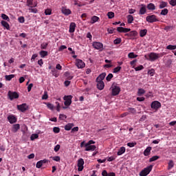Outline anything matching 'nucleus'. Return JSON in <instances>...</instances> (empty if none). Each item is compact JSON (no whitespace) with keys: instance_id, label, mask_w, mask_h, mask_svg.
Returning a JSON list of instances; mask_svg holds the SVG:
<instances>
[{"instance_id":"obj_1","label":"nucleus","mask_w":176,"mask_h":176,"mask_svg":"<svg viewBox=\"0 0 176 176\" xmlns=\"http://www.w3.org/2000/svg\"><path fill=\"white\" fill-rule=\"evenodd\" d=\"M152 168H153V165H150L146 168H144L139 174L140 176H146L152 171Z\"/></svg>"},{"instance_id":"obj_2","label":"nucleus","mask_w":176,"mask_h":176,"mask_svg":"<svg viewBox=\"0 0 176 176\" xmlns=\"http://www.w3.org/2000/svg\"><path fill=\"white\" fill-rule=\"evenodd\" d=\"M148 57H149L148 60L150 61H156L157 58H160V57H163V54L151 52L148 54Z\"/></svg>"},{"instance_id":"obj_3","label":"nucleus","mask_w":176,"mask_h":176,"mask_svg":"<svg viewBox=\"0 0 176 176\" xmlns=\"http://www.w3.org/2000/svg\"><path fill=\"white\" fill-rule=\"evenodd\" d=\"M112 96H118L120 93V87L113 84L111 87Z\"/></svg>"},{"instance_id":"obj_4","label":"nucleus","mask_w":176,"mask_h":176,"mask_svg":"<svg viewBox=\"0 0 176 176\" xmlns=\"http://www.w3.org/2000/svg\"><path fill=\"white\" fill-rule=\"evenodd\" d=\"M74 98V96H72V95H69V96H65L63 97V100H64V104L65 105V107H69V105H71L72 104V98Z\"/></svg>"},{"instance_id":"obj_5","label":"nucleus","mask_w":176,"mask_h":176,"mask_svg":"<svg viewBox=\"0 0 176 176\" xmlns=\"http://www.w3.org/2000/svg\"><path fill=\"white\" fill-rule=\"evenodd\" d=\"M75 65L77 67V68H78V69H82L86 67V63H85V62H83V60L81 59L77 58L76 59Z\"/></svg>"},{"instance_id":"obj_6","label":"nucleus","mask_w":176,"mask_h":176,"mask_svg":"<svg viewBox=\"0 0 176 176\" xmlns=\"http://www.w3.org/2000/svg\"><path fill=\"white\" fill-rule=\"evenodd\" d=\"M92 46L96 50H100V52H102V50L104 49V45L102 44V43L100 42L95 41L92 43Z\"/></svg>"},{"instance_id":"obj_7","label":"nucleus","mask_w":176,"mask_h":176,"mask_svg":"<svg viewBox=\"0 0 176 176\" xmlns=\"http://www.w3.org/2000/svg\"><path fill=\"white\" fill-rule=\"evenodd\" d=\"M146 20L148 23H156V21H159L157 17L155 14L147 16Z\"/></svg>"},{"instance_id":"obj_8","label":"nucleus","mask_w":176,"mask_h":176,"mask_svg":"<svg viewBox=\"0 0 176 176\" xmlns=\"http://www.w3.org/2000/svg\"><path fill=\"white\" fill-rule=\"evenodd\" d=\"M151 107L152 109H155L156 111H157L159 109V108L162 107V103H160V102H159L157 100H155V101L152 102Z\"/></svg>"},{"instance_id":"obj_9","label":"nucleus","mask_w":176,"mask_h":176,"mask_svg":"<svg viewBox=\"0 0 176 176\" xmlns=\"http://www.w3.org/2000/svg\"><path fill=\"white\" fill-rule=\"evenodd\" d=\"M85 164V160H83L82 158H80L78 160V171H83V168H85V166H83Z\"/></svg>"},{"instance_id":"obj_10","label":"nucleus","mask_w":176,"mask_h":176,"mask_svg":"<svg viewBox=\"0 0 176 176\" xmlns=\"http://www.w3.org/2000/svg\"><path fill=\"white\" fill-rule=\"evenodd\" d=\"M8 96L9 97L10 100L12 101L14 98H19V94L16 91H9L8 93Z\"/></svg>"},{"instance_id":"obj_11","label":"nucleus","mask_w":176,"mask_h":176,"mask_svg":"<svg viewBox=\"0 0 176 176\" xmlns=\"http://www.w3.org/2000/svg\"><path fill=\"white\" fill-rule=\"evenodd\" d=\"M85 151L86 152H94V151L97 148V146H96V145H91V144L87 145L86 144H85Z\"/></svg>"},{"instance_id":"obj_12","label":"nucleus","mask_w":176,"mask_h":176,"mask_svg":"<svg viewBox=\"0 0 176 176\" xmlns=\"http://www.w3.org/2000/svg\"><path fill=\"white\" fill-rule=\"evenodd\" d=\"M17 108L19 111H21V112H25L28 109V106L25 103H23L21 105H17Z\"/></svg>"},{"instance_id":"obj_13","label":"nucleus","mask_w":176,"mask_h":176,"mask_svg":"<svg viewBox=\"0 0 176 176\" xmlns=\"http://www.w3.org/2000/svg\"><path fill=\"white\" fill-rule=\"evenodd\" d=\"M61 12L63 14H65V16H69V14L72 13L71 10H69V8H67V7H62Z\"/></svg>"},{"instance_id":"obj_14","label":"nucleus","mask_w":176,"mask_h":176,"mask_svg":"<svg viewBox=\"0 0 176 176\" xmlns=\"http://www.w3.org/2000/svg\"><path fill=\"white\" fill-rule=\"evenodd\" d=\"M8 120L11 124H13L17 122V118L14 115H10L8 116Z\"/></svg>"},{"instance_id":"obj_15","label":"nucleus","mask_w":176,"mask_h":176,"mask_svg":"<svg viewBox=\"0 0 176 176\" xmlns=\"http://www.w3.org/2000/svg\"><path fill=\"white\" fill-rule=\"evenodd\" d=\"M125 35H126L129 38H131L132 39H134V38H135V36H137V35H138V32H137V31H135V30H133V31L130 32L128 34H126Z\"/></svg>"},{"instance_id":"obj_16","label":"nucleus","mask_w":176,"mask_h":176,"mask_svg":"<svg viewBox=\"0 0 176 176\" xmlns=\"http://www.w3.org/2000/svg\"><path fill=\"white\" fill-rule=\"evenodd\" d=\"M140 6L139 14H145L146 13V6L145 4H141Z\"/></svg>"},{"instance_id":"obj_17","label":"nucleus","mask_w":176,"mask_h":176,"mask_svg":"<svg viewBox=\"0 0 176 176\" xmlns=\"http://www.w3.org/2000/svg\"><path fill=\"white\" fill-rule=\"evenodd\" d=\"M96 82H97V87L98 90H103L104 87H105L104 81L96 80Z\"/></svg>"},{"instance_id":"obj_18","label":"nucleus","mask_w":176,"mask_h":176,"mask_svg":"<svg viewBox=\"0 0 176 176\" xmlns=\"http://www.w3.org/2000/svg\"><path fill=\"white\" fill-rule=\"evenodd\" d=\"M75 28H76V24L74 22L71 23L69 25V32H75Z\"/></svg>"},{"instance_id":"obj_19","label":"nucleus","mask_w":176,"mask_h":176,"mask_svg":"<svg viewBox=\"0 0 176 176\" xmlns=\"http://www.w3.org/2000/svg\"><path fill=\"white\" fill-rule=\"evenodd\" d=\"M124 152H126V147L124 146H122L118 151L117 155L118 156H122V155H123V153H124Z\"/></svg>"},{"instance_id":"obj_20","label":"nucleus","mask_w":176,"mask_h":176,"mask_svg":"<svg viewBox=\"0 0 176 176\" xmlns=\"http://www.w3.org/2000/svg\"><path fill=\"white\" fill-rule=\"evenodd\" d=\"M151 151H152V147L148 146L144 151V156H149L151 154Z\"/></svg>"},{"instance_id":"obj_21","label":"nucleus","mask_w":176,"mask_h":176,"mask_svg":"<svg viewBox=\"0 0 176 176\" xmlns=\"http://www.w3.org/2000/svg\"><path fill=\"white\" fill-rule=\"evenodd\" d=\"M20 130V124H15L12 126V131L13 133H17Z\"/></svg>"},{"instance_id":"obj_22","label":"nucleus","mask_w":176,"mask_h":176,"mask_svg":"<svg viewBox=\"0 0 176 176\" xmlns=\"http://www.w3.org/2000/svg\"><path fill=\"white\" fill-rule=\"evenodd\" d=\"M105 76H107V74L106 73H102L97 78L96 80H99V81H102L104 80V79H105Z\"/></svg>"},{"instance_id":"obj_23","label":"nucleus","mask_w":176,"mask_h":176,"mask_svg":"<svg viewBox=\"0 0 176 176\" xmlns=\"http://www.w3.org/2000/svg\"><path fill=\"white\" fill-rule=\"evenodd\" d=\"M100 20V17L97 16H93L91 18V24H94L95 23H97Z\"/></svg>"},{"instance_id":"obj_24","label":"nucleus","mask_w":176,"mask_h":176,"mask_svg":"<svg viewBox=\"0 0 176 176\" xmlns=\"http://www.w3.org/2000/svg\"><path fill=\"white\" fill-rule=\"evenodd\" d=\"M147 9L148 10H155L156 9V6L155 4L150 3L147 5Z\"/></svg>"},{"instance_id":"obj_25","label":"nucleus","mask_w":176,"mask_h":176,"mask_svg":"<svg viewBox=\"0 0 176 176\" xmlns=\"http://www.w3.org/2000/svg\"><path fill=\"white\" fill-rule=\"evenodd\" d=\"M147 33H148V30L146 29L142 30L140 32V36L141 38H144V36H145V35H146Z\"/></svg>"},{"instance_id":"obj_26","label":"nucleus","mask_w":176,"mask_h":176,"mask_svg":"<svg viewBox=\"0 0 176 176\" xmlns=\"http://www.w3.org/2000/svg\"><path fill=\"white\" fill-rule=\"evenodd\" d=\"M65 78L69 80H71L73 79L74 76L71 75L70 72H66L65 73Z\"/></svg>"},{"instance_id":"obj_27","label":"nucleus","mask_w":176,"mask_h":176,"mask_svg":"<svg viewBox=\"0 0 176 176\" xmlns=\"http://www.w3.org/2000/svg\"><path fill=\"white\" fill-rule=\"evenodd\" d=\"M1 25H3V27H4V28H6V30H10V26L9 25V23H8V22L5 21H1Z\"/></svg>"},{"instance_id":"obj_28","label":"nucleus","mask_w":176,"mask_h":176,"mask_svg":"<svg viewBox=\"0 0 176 176\" xmlns=\"http://www.w3.org/2000/svg\"><path fill=\"white\" fill-rule=\"evenodd\" d=\"M73 126H74L73 123H69L65 126V130H66L67 131H69V130H71Z\"/></svg>"},{"instance_id":"obj_29","label":"nucleus","mask_w":176,"mask_h":176,"mask_svg":"<svg viewBox=\"0 0 176 176\" xmlns=\"http://www.w3.org/2000/svg\"><path fill=\"white\" fill-rule=\"evenodd\" d=\"M14 74L6 75L5 79L6 80L10 81L12 79H13V78H14Z\"/></svg>"},{"instance_id":"obj_30","label":"nucleus","mask_w":176,"mask_h":176,"mask_svg":"<svg viewBox=\"0 0 176 176\" xmlns=\"http://www.w3.org/2000/svg\"><path fill=\"white\" fill-rule=\"evenodd\" d=\"M51 71L53 76H55V78H58V76L60 74H58V72L57 70H56L54 68H52Z\"/></svg>"},{"instance_id":"obj_31","label":"nucleus","mask_w":176,"mask_h":176,"mask_svg":"<svg viewBox=\"0 0 176 176\" xmlns=\"http://www.w3.org/2000/svg\"><path fill=\"white\" fill-rule=\"evenodd\" d=\"M126 18L129 24H131V23L134 21V17L133 16V15H128Z\"/></svg>"},{"instance_id":"obj_32","label":"nucleus","mask_w":176,"mask_h":176,"mask_svg":"<svg viewBox=\"0 0 176 176\" xmlns=\"http://www.w3.org/2000/svg\"><path fill=\"white\" fill-rule=\"evenodd\" d=\"M39 54H40V56H41V57L42 58H45V57H46V56H47L48 53H47V51H43V50H42V51H41V52H39Z\"/></svg>"},{"instance_id":"obj_33","label":"nucleus","mask_w":176,"mask_h":176,"mask_svg":"<svg viewBox=\"0 0 176 176\" xmlns=\"http://www.w3.org/2000/svg\"><path fill=\"white\" fill-rule=\"evenodd\" d=\"M164 8H167V2L161 1L160 3V9H164Z\"/></svg>"},{"instance_id":"obj_34","label":"nucleus","mask_w":176,"mask_h":176,"mask_svg":"<svg viewBox=\"0 0 176 176\" xmlns=\"http://www.w3.org/2000/svg\"><path fill=\"white\" fill-rule=\"evenodd\" d=\"M174 167V162L173 160H170L168 164V170H171Z\"/></svg>"},{"instance_id":"obj_35","label":"nucleus","mask_w":176,"mask_h":176,"mask_svg":"<svg viewBox=\"0 0 176 176\" xmlns=\"http://www.w3.org/2000/svg\"><path fill=\"white\" fill-rule=\"evenodd\" d=\"M129 58H137L138 57V55L135 54L134 52H131L128 54Z\"/></svg>"},{"instance_id":"obj_36","label":"nucleus","mask_w":176,"mask_h":176,"mask_svg":"<svg viewBox=\"0 0 176 176\" xmlns=\"http://www.w3.org/2000/svg\"><path fill=\"white\" fill-rule=\"evenodd\" d=\"M143 94H145V90L142 88L138 89V96H143Z\"/></svg>"},{"instance_id":"obj_37","label":"nucleus","mask_w":176,"mask_h":176,"mask_svg":"<svg viewBox=\"0 0 176 176\" xmlns=\"http://www.w3.org/2000/svg\"><path fill=\"white\" fill-rule=\"evenodd\" d=\"M157 159H159V156L154 155L149 159V162H150V163H152V162H156V160H157Z\"/></svg>"},{"instance_id":"obj_38","label":"nucleus","mask_w":176,"mask_h":176,"mask_svg":"<svg viewBox=\"0 0 176 176\" xmlns=\"http://www.w3.org/2000/svg\"><path fill=\"white\" fill-rule=\"evenodd\" d=\"M168 14V10L167 8L162 10L160 13L162 16H166Z\"/></svg>"},{"instance_id":"obj_39","label":"nucleus","mask_w":176,"mask_h":176,"mask_svg":"<svg viewBox=\"0 0 176 176\" xmlns=\"http://www.w3.org/2000/svg\"><path fill=\"white\" fill-rule=\"evenodd\" d=\"M45 105H47V107L48 108V109H50L51 111H53V109H54V105H53L51 103H45Z\"/></svg>"},{"instance_id":"obj_40","label":"nucleus","mask_w":176,"mask_h":176,"mask_svg":"<svg viewBox=\"0 0 176 176\" xmlns=\"http://www.w3.org/2000/svg\"><path fill=\"white\" fill-rule=\"evenodd\" d=\"M122 43V38H117L113 41L114 45H119Z\"/></svg>"},{"instance_id":"obj_41","label":"nucleus","mask_w":176,"mask_h":176,"mask_svg":"<svg viewBox=\"0 0 176 176\" xmlns=\"http://www.w3.org/2000/svg\"><path fill=\"white\" fill-rule=\"evenodd\" d=\"M166 49L168 50H175L176 49V45H168L166 46Z\"/></svg>"},{"instance_id":"obj_42","label":"nucleus","mask_w":176,"mask_h":176,"mask_svg":"<svg viewBox=\"0 0 176 176\" xmlns=\"http://www.w3.org/2000/svg\"><path fill=\"white\" fill-rule=\"evenodd\" d=\"M120 69H122V67L118 66L117 67H115L113 69V74H118V72H120Z\"/></svg>"},{"instance_id":"obj_43","label":"nucleus","mask_w":176,"mask_h":176,"mask_svg":"<svg viewBox=\"0 0 176 176\" xmlns=\"http://www.w3.org/2000/svg\"><path fill=\"white\" fill-rule=\"evenodd\" d=\"M45 16H50L52 14V9L47 8L45 10Z\"/></svg>"},{"instance_id":"obj_44","label":"nucleus","mask_w":176,"mask_h":176,"mask_svg":"<svg viewBox=\"0 0 176 176\" xmlns=\"http://www.w3.org/2000/svg\"><path fill=\"white\" fill-rule=\"evenodd\" d=\"M107 16L109 17V19H113L115 17V13L109 12L107 13Z\"/></svg>"},{"instance_id":"obj_45","label":"nucleus","mask_w":176,"mask_h":176,"mask_svg":"<svg viewBox=\"0 0 176 176\" xmlns=\"http://www.w3.org/2000/svg\"><path fill=\"white\" fill-rule=\"evenodd\" d=\"M51 157L52 160H54V162H60V160H61V158L60 157V156H54Z\"/></svg>"},{"instance_id":"obj_46","label":"nucleus","mask_w":176,"mask_h":176,"mask_svg":"<svg viewBox=\"0 0 176 176\" xmlns=\"http://www.w3.org/2000/svg\"><path fill=\"white\" fill-rule=\"evenodd\" d=\"M29 10L31 13H38V10L36 8H32V6H30Z\"/></svg>"},{"instance_id":"obj_47","label":"nucleus","mask_w":176,"mask_h":176,"mask_svg":"<svg viewBox=\"0 0 176 176\" xmlns=\"http://www.w3.org/2000/svg\"><path fill=\"white\" fill-rule=\"evenodd\" d=\"M42 166H43L42 161L40 160V161L37 162V163L36 164V168H41V167H42Z\"/></svg>"},{"instance_id":"obj_48","label":"nucleus","mask_w":176,"mask_h":176,"mask_svg":"<svg viewBox=\"0 0 176 176\" xmlns=\"http://www.w3.org/2000/svg\"><path fill=\"white\" fill-rule=\"evenodd\" d=\"M1 18L3 19V20H6V21H9L10 20L9 16H8V15H6V14H2Z\"/></svg>"},{"instance_id":"obj_49","label":"nucleus","mask_w":176,"mask_h":176,"mask_svg":"<svg viewBox=\"0 0 176 176\" xmlns=\"http://www.w3.org/2000/svg\"><path fill=\"white\" fill-rule=\"evenodd\" d=\"M112 78H113V74H109L106 77V80H107V82H111V79H112Z\"/></svg>"},{"instance_id":"obj_50","label":"nucleus","mask_w":176,"mask_h":176,"mask_svg":"<svg viewBox=\"0 0 176 176\" xmlns=\"http://www.w3.org/2000/svg\"><path fill=\"white\" fill-rule=\"evenodd\" d=\"M49 96L47 95V91H44V94L42 96V100H47Z\"/></svg>"},{"instance_id":"obj_51","label":"nucleus","mask_w":176,"mask_h":176,"mask_svg":"<svg viewBox=\"0 0 176 176\" xmlns=\"http://www.w3.org/2000/svg\"><path fill=\"white\" fill-rule=\"evenodd\" d=\"M135 145H137V142H129V143H127V146H129V148H134Z\"/></svg>"},{"instance_id":"obj_52","label":"nucleus","mask_w":176,"mask_h":176,"mask_svg":"<svg viewBox=\"0 0 176 176\" xmlns=\"http://www.w3.org/2000/svg\"><path fill=\"white\" fill-rule=\"evenodd\" d=\"M148 75H151V76H153V75H155V69H151L148 70Z\"/></svg>"},{"instance_id":"obj_53","label":"nucleus","mask_w":176,"mask_h":176,"mask_svg":"<svg viewBox=\"0 0 176 176\" xmlns=\"http://www.w3.org/2000/svg\"><path fill=\"white\" fill-rule=\"evenodd\" d=\"M38 137H39V135H38V134H36V133H34L31 135L30 138H31L32 141H34V140H36V138H38Z\"/></svg>"},{"instance_id":"obj_54","label":"nucleus","mask_w":176,"mask_h":176,"mask_svg":"<svg viewBox=\"0 0 176 176\" xmlns=\"http://www.w3.org/2000/svg\"><path fill=\"white\" fill-rule=\"evenodd\" d=\"M49 43H43L41 45V49H46V47H47Z\"/></svg>"},{"instance_id":"obj_55","label":"nucleus","mask_w":176,"mask_h":176,"mask_svg":"<svg viewBox=\"0 0 176 176\" xmlns=\"http://www.w3.org/2000/svg\"><path fill=\"white\" fill-rule=\"evenodd\" d=\"M53 131L56 134H58V133H60V128L55 126L53 128Z\"/></svg>"},{"instance_id":"obj_56","label":"nucleus","mask_w":176,"mask_h":176,"mask_svg":"<svg viewBox=\"0 0 176 176\" xmlns=\"http://www.w3.org/2000/svg\"><path fill=\"white\" fill-rule=\"evenodd\" d=\"M59 119L60 120H65V119H67V116H65L64 114H60L59 115Z\"/></svg>"},{"instance_id":"obj_57","label":"nucleus","mask_w":176,"mask_h":176,"mask_svg":"<svg viewBox=\"0 0 176 176\" xmlns=\"http://www.w3.org/2000/svg\"><path fill=\"white\" fill-rule=\"evenodd\" d=\"M115 28H111L107 29L108 34H113L115 32Z\"/></svg>"},{"instance_id":"obj_58","label":"nucleus","mask_w":176,"mask_h":176,"mask_svg":"<svg viewBox=\"0 0 176 176\" xmlns=\"http://www.w3.org/2000/svg\"><path fill=\"white\" fill-rule=\"evenodd\" d=\"M129 112H130L131 113H133V115H134L135 113H137V110H136L135 109H134V108H129Z\"/></svg>"},{"instance_id":"obj_59","label":"nucleus","mask_w":176,"mask_h":176,"mask_svg":"<svg viewBox=\"0 0 176 176\" xmlns=\"http://www.w3.org/2000/svg\"><path fill=\"white\" fill-rule=\"evenodd\" d=\"M143 68H144V66H142V65H140L135 67V71H141Z\"/></svg>"},{"instance_id":"obj_60","label":"nucleus","mask_w":176,"mask_h":176,"mask_svg":"<svg viewBox=\"0 0 176 176\" xmlns=\"http://www.w3.org/2000/svg\"><path fill=\"white\" fill-rule=\"evenodd\" d=\"M169 3L171 6H176V0H170Z\"/></svg>"},{"instance_id":"obj_61","label":"nucleus","mask_w":176,"mask_h":176,"mask_svg":"<svg viewBox=\"0 0 176 176\" xmlns=\"http://www.w3.org/2000/svg\"><path fill=\"white\" fill-rule=\"evenodd\" d=\"M33 2H34V0H27V6L31 7Z\"/></svg>"},{"instance_id":"obj_62","label":"nucleus","mask_w":176,"mask_h":176,"mask_svg":"<svg viewBox=\"0 0 176 176\" xmlns=\"http://www.w3.org/2000/svg\"><path fill=\"white\" fill-rule=\"evenodd\" d=\"M124 30V28L123 27H118L117 28L118 32H123Z\"/></svg>"},{"instance_id":"obj_63","label":"nucleus","mask_w":176,"mask_h":176,"mask_svg":"<svg viewBox=\"0 0 176 176\" xmlns=\"http://www.w3.org/2000/svg\"><path fill=\"white\" fill-rule=\"evenodd\" d=\"M18 21H19V23H24L25 19H24L23 16H20V17L18 19Z\"/></svg>"},{"instance_id":"obj_64","label":"nucleus","mask_w":176,"mask_h":176,"mask_svg":"<svg viewBox=\"0 0 176 176\" xmlns=\"http://www.w3.org/2000/svg\"><path fill=\"white\" fill-rule=\"evenodd\" d=\"M109 173H108V172H107V170H103V171L102 172V176H109Z\"/></svg>"}]
</instances>
